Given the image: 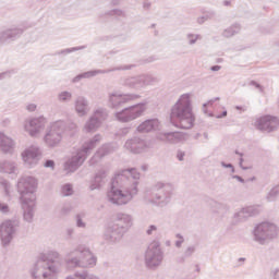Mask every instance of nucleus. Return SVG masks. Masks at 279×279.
Instances as JSON below:
<instances>
[{
  "mask_svg": "<svg viewBox=\"0 0 279 279\" xmlns=\"http://www.w3.org/2000/svg\"><path fill=\"white\" fill-rule=\"evenodd\" d=\"M140 180L141 172L136 168L118 171L110 191L107 192V202L113 206H128L138 195Z\"/></svg>",
  "mask_w": 279,
  "mask_h": 279,
  "instance_id": "nucleus-1",
  "label": "nucleus"
},
{
  "mask_svg": "<svg viewBox=\"0 0 279 279\" xmlns=\"http://www.w3.org/2000/svg\"><path fill=\"white\" fill-rule=\"evenodd\" d=\"M191 94H183L172 106L170 121L174 128L180 130H192L195 125V113L193 112V100Z\"/></svg>",
  "mask_w": 279,
  "mask_h": 279,
  "instance_id": "nucleus-2",
  "label": "nucleus"
},
{
  "mask_svg": "<svg viewBox=\"0 0 279 279\" xmlns=\"http://www.w3.org/2000/svg\"><path fill=\"white\" fill-rule=\"evenodd\" d=\"M62 263L60 253L52 252L50 256L37 259L31 269V276L33 279H58L62 271Z\"/></svg>",
  "mask_w": 279,
  "mask_h": 279,
  "instance_id": "nucleus-3",
  "label": "nucleus"
},
{
  "mask_svg": "<svg viewBox=\"0 0 279 279\" xmlns=\"http://www.w3.org/2000/svg\"><path fill=\"white\" fill-rule=\"evenodd\" d=\"M63 263L70 271H73V269H88L97 265V256L86 244H78L65 254Z\"/></svg>",
  "mask_w": 279,
  "mask_h": 279,
  "instance_id": "nucleus-4",
  "label": "nucleus"
},
{
  "mask_svg": "<svg viewBox=\"0 0 279 279\" xmlns=\"http://www.w3.org/2000/svg\"><path fill=\"white\" fill-rule=\"evenodd\" d=\"M172 197L173 184L157 182L145 193L144 202L145 204L156 206L157 208H166V206L171 204Z\"/></svg>",
  "mask_w": 279,
  "mask_h": 279,
  "instance_id": "nucleus-5",
  "label": "nucleus"
},
{
  "mask_svg": "<svg viewBox=\"0 0 279 279\" xmlns=\"http://www.w3.org/2000/svg\"><path fill=\"white\" fill-rule=\"evenodd\" d=\"M102 140L104 137L100 134H96L92 140L85 142L83 146L78 148L68 161H65L64 171H66V173H75V171L84 165L88 156H90V151H93Z\"/></svg>",
  "mask_w": 279,
  "mask_h": 279,
  "instance_id": "nucleus-6",
  "label": "nucleus"
},
{
  "mask_svg": "<svg viewBox=\"0 0 279 279\" xmlns=\"http://www.w3.org/2000/svg\"><path fill=\"white\" fill-rule=\"evenodd\" d=\"M278 225L269 221L259 222L254 226L251 234L257 245H269L278 236Z\"/></svg>",
  "mask_w": 279,
  "mask_h": 279,
  "instance_id": "nucleus-7",
  "label": "nucleus"
},
{
  "mask_svg": "<svg viewBox=\"0 0 279 279\" xmlns=\"http://www.w3.org/2000/svg\"><path fill=\"white\" fill-rule=\"evenodd\" d=\"M64 132H66V123L64 120L51 122L47 126L44 135V143L46 147H50L51 149L58 147L64 138Z\"/></svg>",
  "mask_w": 279,
  "mask_h": 279,
  "instance_id": "nucleus-8",
  "label": "nucleus"
},
{
  "mask_svg": "<svg viewBox=\"0 0 279 279\" xmlns=\"http://www.w3.org/2000/svg\"><path fill=\"white\" fill-rule=\"evenodd\" d=\"M160 240L154 239L149 244L145 253V265L148 269H157L162 265L165 260V252L160 246Z\"/></svg>",
  "mask_w": 279,
  "mask_h": 279,
  "instance_id": "nucleus-9",
  "label": "nucleus"
},
{
  "mask_svg": "<svg viewBox=\"0 0 279 279\" xmlns=\"http://www.w3.org/2000/svg\"><path fill=\"white\" fill-rule=\"evenodd\" d=\"M160 80L154 74H141L137 76H131L122 80V86L128 88H134V90H141L147 88V86H154L158 84Z\"/></svg>",
  "mask_w": 279,
  "mask_h": 279,
  "instance_id": "nucleus-10",
  "label": "nucleus"
},
{
  "mask_svg": "<svg viewBox=\"0 0 279 279\" xmlns=\"http://www.w3.org/2000/svg\"><path fill=\"white\" fill-rule=\"evenodd\" d=\"M145 102H140L130 107H126L118 112L114 113V118L120 123H130L131 121H136L140 117H143L145 110Z\"/></svg>",
  "mask_w": 279,
  "mask_h": 279,
  "instance_id": "nucleus-11",
  "label": "nucleus"
},
{
  "mask_svg": "<svg viewBox=\"0 0 279 279\" xmlns=\"http://www.w3.org/2000/svg\"><path fill=\"white\" fill-rule=\"evenodd\" d=\"M36 189H38V181L34 177H22L17 181V192L21 199H36Z\"/></svg>",
  "mask_w": 279,
  "mask_h": 279,
  "instance_id": "nucleus-12",
  "label": "nucleus"
},
{
  "mask_svg": "<svg viewBox=\"0 0 279 279\" xmlns=\"http://www.w3.org/2000/svg\"><path fill=\"white\" fill-rule=\"evenodd\" d=\"M19 226L21 222L17 219L4 220L0 225V240L3 247H8L12 243Z\"/></svg>",
  "mask_w": 279,
  "mask_h": 279,
  "instance_id": "nucleus-13",
  "label": "nucleus"
},
{
  "mask_svg": "<svg viewBox=\"0 0 279 279\" xmlns=\"http://www.w3.org/2000/svg\"><path fill=\"white\" fill-rule=\"evenodd\" d=\"M135 99H141L138 94H120L118 92L110 93L108 96L109 108L112 110H119L123 108L125 104L130 101H135Z\"/></svg>",
  "mask_w": 279,
  "mask_h": 279,
  "instance_id": "nucleus-14",
  "label": "nucleus"
},
{
  "mask_svg": "<svg viewBox=\"0 0 279 279\" xmlns=\"http://www.w3.org/2000/svg\"><path fill=\"white\" fill-rule=\"evenodd\" d=\"M21 157L27 169H34L43 158V150L40 147L32 145L21 153Z\"/></svg>",
  "mask_w": 279,
  "mask_h": 279,
  "instance_id": "nucleus-15",
  "label": "nucleus"
},
{
  "mask_svg": "<svg viewBox=\"0 0 279 279\" xmlns=\"http://www.w3.org/2000/svg\"><path fill=\"white\" fill-rule=\"evenodd\" d=\"M131 69H134V64L118 65L107 70H92L76 75L72 82L73 84H77L78 82H82V80H90V77H97V75H104L106 73H113L114 71H131Z\"/></svg>",
  "mask_w": 279,
  "mask_h": 279,
  "instance_id": "nucleus-16",
  "label": "nucleus"
},
{
  "mask_svg": "<svg viewBox=\"0 0 279 279\" xmlns=\"http://www.w3.org/2000/svg\"><path fill=\"white\" fill-rule=\"evenodd\" d=\"M24 130L32 138H38L45 130V118H33L24 122Z\"/></svg>",
  "mask_w": 279,
  "mask_h": 279,
  "instance_id": "nucleus-17",
  "label": "nucleus"
},
{
  "mask_svg": "<svg viewBox=\"0 0 279 279\" xmlns=\"http://www.w3.org/2000/svg\"><path fill=\"white\" fill-rule=\"evenodd\" d=\"M149 147H151L149 142L141 137H133L128 140L124 144V148H126L128 151H131V154H143L149 149Z\"/></svg>",
  "mask_w": 279,
  "mask_h": 279,
  "instance_id": "nucleus-18",
  "label": "nucleus"
},
{
  "mask_svg": "<svg viewBox=\"0 0 279 279\" xmlns=\"http://www.w3.org/2000/svg\"><path fill=\"white\" fill-rule=\"evenodd\" d=\"M255 125L260 132H274L279 128V120L277 117L264 116L256 120Z\"/></svg>",
  "mask_w": 279,
  "mask_h": 279,
  "instance_id": "nucleus-19",
  "label": "nucleus"
},
{
  "mask_svg": "<svg viewBox=\"0 0 279 279\" xmlns=\"http://www.w3.org/2000/svg\"><path fill=\"white\" fill-rule=\"evenodd\" d=\"M133 223H134V218L132 217V215L126 213H118L116 214V217L111 225L116 226L122 232L125 233L128 232V230H130V228H132Z\"/></svg>",
  "mask_w": 279,
  "mask_h": 279,
  "instance_id": "nucleus-20",
  "label": "nucleus"
},
{
  "mask_svg": "<svg viewBox=\"0 0 279 279\" xmlns=\"http://www.w3.org/2000/svg\"><path fill=\"white\" fill-rule=\"evenodd\" d=\"M125 236L124 231L122 229H119V227H116L114 225H109L104 233V239L107 241V243H110L111 245H114V243H119L121 239Z\"/></svg>",
  "mask_w": 279,
  "mask_h": 279,
  "instance_id": "nucleus-21",
  "label": "nucleus"
},
{
  "mask_svg": "<svg viewBox=\"0 0 279 279\" xmlns=\"http://www.w3.org/2000/svg\"><path fill=\"white\" fill-rule=\"evenodd\" d=\"M24 221L32 223L34 221V209L36 208V198L21 199Z\"/></svg>",
  "mask_w": 279,
  "mask_h": 279,
  "instance_id": "nucleus-22",
  "label": "nucleus"
},
{
  "mask_svg": "<svg viewBox=\"0 0 279 279\" xmlns=\"http://www.w3.org/2000/svg\"><path fill=\"white\" fill-rule=\"evenodd\" d=\"M117 149H119V145L117 144H104L100 148L97 149L95 155L92 157V162H99L101 158H106V156L114 154Z\"/></svg>",
  "mask_w": 279,
  "mask_h": 279,
  "instance_id": "nucleus-23",
  "label": "nucleus"
},
{
  "mask_svg": "<svg viewBox=\"0 0 279 279\" xmlns=\"http://www.w3.org/2000/svg\"><path fill=\"white\" fill-rule=\"evenodd\" d=\"M74 108L78 117H86V114L90 112V102L88 101V98L78 96L74 101Z\"/></svg>",
  "mask_w": 279,
  "mask_h": 279,
  "instance_id": "nucleus-24",
  "label": "nucleus"
},
{
  "mask_svg": "<svg viewBox=\"0 0 279 279\" xmlns=\"http://www.w3.org/2000/svg\"><path fill=\"white\" fill-rule=\"evenodd\" d=\"M16 147V142L8 136L3 131H0V151L2 154H12Z\"/></svg>",
  "mask_w": 279,
  "mask_h": 279,
  "instance_id": "nucleus-25",
  "label": "nucleus"
},
{
  "mask_svg": "<svg viewBox=\"0 0 279 279\" xmlns=\"http://www.w3.org/2000/svg\"><path fill=\"white\" fill-rule=\"evenodd\" d=\"M156 130H160V121L158 119L145 120L137 126V132L141 134H148V132H156Z\"/></svg>",
  "mask_w": 279,
  "mask_h": 279,
  "instance_id": "nucleus-26",
  "label": "nucleus"
},
{
  "mask_svg": "<svg viewBox=\"0 0 279 279\" xmlns=\"http://www.w3.org/2000/svg\"><path fill=\"white\" fill-rule=\"evenodd\" d=\"M256 215H260V206L242 208L240 211L234 214V217L235 219H239V221H243L244 219H247V217H256Z\"/></svg>",
  "mask_w": 279,
  "mask_h": 279,
  "instance_id": "nucleus-27",
  "label": "nucleus"
},
{
  "mask_svg": "<svg viewBox=\"0 0 279 279\" xmlns=\"http://www.w3.org/2000/svg\"><path fill=\"white\" fill-rule=\"evenodd\" d=\"M0 173H7L8 175H19V165H16V161L2 160L0 161Z\"/></svg>",
  "mask_w": 279,
  "mask_h": 279,
  "instance_id": "nucleus-28",
  "label": "nucleus"
},
{
  "mask_svg": "<svg viewBox=\"0 0 279 279\" xmlns=\"http://www.w3.org/2000/svg\"><path fill=\"white\" fill-rule=\"evenodd\" d=\"M23 32H25V28H23L21 26L8 28V29L3 31L4 39L7 40V43H12V41L21 38V36H23Z\"/></svg>",
  "mask_w": 279,
  "mask_h": 279,
  "instance_id": "nucleus-29",
  "label": "nucleus"
},
{
  "mask_svg": "<svg viewBox=\"0 0 279 279\" xmlns=\"http://www.w3.org/2000/svg\"><path fill=\"white\" fill-rule=\"evenodd\" d=\"M106 180V172L105 171H99L96 173L94 180L90 182L89 190L90 191H99L101 186H104Z\"/></svg>",
  "mask_w": 279,
  "mask_h": 279,
  "instance_id": "nucleus-30",
  "label": "nucleus"
},
{
  "mask_svg": "<svg viewBox=\"0 0 279 279\" xmlns=\"http://www.w3.org/2000/svg\"><path fill=\"white\" fill-rule=\"evenodd\" d=\"M187 138L186 133L183 132H168V143L170 145H178V143H184Z\"/></svg>",
  "mask_w": 279,
  "mask_h": 279,
  "instance_id": "nucleus-31",
  "label": "nucleus"
},
{
  "mask_svg": "<svg viewBox=\"0 0 279 279\" xmlns=\"http://www.w3.org/2000/svg\"><path fill=\"white\" fill-rule=\"evenodd\" d=\"M101 128V120L92 116L88 121L85 123L84 130L85 132H97Z\"/></svg>",
  "mask_w": 279,
  "mask_h": 279,
  "instance_id": "nucleus-32",
  "label": "nucleus"
},
{
  "mask_svg": "<svg viewBox=\"0 0 279 279\" xmlns=\"http://www.w3.org/2000/svg\"><path fill=\"white\" fill-rule=\"evenodd\" d=\"M202 14L203 15L196 19V23H198V25H204L206 21H213V19L217 16V12L215 10L202 11Z\"/></svg>",
  "mask_w": 279,
  "mask_h": 279,
  "instance_id": "nucleus-33",
  "label": "nucleus"
},
{
  "mask_svg": "<svg viewBox=\"0 0 279 279\" xmlns=\"http://www.w3.org/2000/svg\"><path fill=\"white\" fill-rule=\"evenodd\" d=\"M239 32H241V24L235 23V24L229 26L228 28H226L222 32V36H223V38H232V36H236V34H239Z\"/></svg>",
  "mask_w": 279,
  "mask_h": 279,
  "instance_id": "nucleus-34",
  "label": "nucleus"
},
{
  "mask_svg": "<svg viewBox=\"0 0 279 279\" xmlns=\"http://www.w3.org/2000/svg\"><path fill=\"white\" fill-rule=\"evenodd\" d=\"M93 117H95V119H98L100 123H104V121L108 119V109L99 107L94 111Z\"/></svg>",
  "mask_w": 279,
  "mask_h": 279,
  "instance_id": "nucleus-35",
  "label": "nucleus"
},
{
  "mask_svg": "<svg viewBox=\"0 0 279 279\" xmlns=\"http://www.w3.org/2000/svg\"><path fill=\"white\" fill-rule=\"evenodd\" d=\"M87 46H78V47H73V48H68L63 50H59L54 53V56H69V53H73L75 51H82L86 49Z\"/></svg>",
  "mask_w": 279,
  "mask_h": 279,
  "instance_id": "nucleus-36",
  "label": "nucleus"
},
{
  "mask_svg": "<svg viewBox=\"0 0 279 279\" xmlns=\"http://www.w3.org/2000/svg\"><path fill=\"white\" fill-rule=\"evenodd\" d=\"M58 101H60V104H69V101H71V99H73V94L71 92H61L58 94L57 96Z\"/></svg>",
  "mask_w": 279,
  "mask_h": 279,
  "instance_id": "nucleus-37",
  "label": "nucleus"
},
{
  "mask_svg": "<svg viewBox=\"0 0 279 279\" xmlns=\"http://www.w3.org/2000/svg\"><path fill=\"white\" fill-rule=\"evenodd\" d=\"M74 278L75 279H99V277H97L96 275L90 274V272H88L86 270L76 271L74 274Z\"/></svg>",
  "mask_w": 279,
  "mask_h": 279,
  "instance_id": "nucleus-38",
  "label": "nucleus"
},
{
  "mask_svg": "<svg viewBox=\"0 0 279 279\" xmlns=\"http://www.w3.org/2000/svg\"><path fill=\"white\" fill-rule=\"evenodd\" d=\"M146 236H156L155 239H158L160 241V235H158V226L156 225H149L145 230Z\"/></svg>",
  "mask_w": 279,
  "mask_h": 279,
  "instance_id": "nucleus-39",
  "label": "nucleus"
},
{
  "mask_svg": "<svg viewBox=\"0 0 279 279\" xmlns=\"http://www.w3.org/2000/svg\"><path fill=\"white\" fill-rule=\"evenodd\" d=\"M73 184L71 183H65L61 186V195L62 197H71L73 195Z\"/></svg>",
  "mask_w": 279,
  "mask_h": 279,
  "instance_id": "nucleus-40",
  "label": "nucleus"
},
{
  "mask_svg": "<svg viewBox=\"0 0 279 279\" xmlns=\"http://www.w3.org/2000/svg\"><path fill=\"white\" fill-rule=\"evenodd\" d=\"M187 45H190L191 47H193V45H196L197 40H202V35L199 34H193V33H189L185 36Z\"/></svg>",
  "mask_w": 279,
  "mask_h": 279,
  "instance_id": "nucleus-41",
  "label": "nucleus"
},
{
  "mask_svg": "<svg viewBox=\"0 0 279 279\" xmlns=\"http://www.w3.org/2000/svg\"><path fill=\"white\" fill-rule=\"evenodd\" d=\"M84 217H86L85 213H81L75 216L76 228H83V229L86 228V222H84Z\"/></svg>",
  "mask_w": 279,
  "mask_h": 279,
  "instance_id": "nucleus-42",
  "label": "nucleus"
},
{
  "mask_svg": "<svg viewBox=\"0 0 279 279\" xmlns=\"http://www.w3.org/2000/svg\"><path fill=\"white\" fill-rule=\"evenodd\" d=\"M0 185L4 190L5 197H10V189H12V185L10 184V182L8 180L1 179Z\"/></svg>",
  "mask_w": 279,
  "mask_h": 279,
  "instance_id": "nucleus-43",
  "label": "nucleus"
},
{
  "mask_svg": "<svg viewBox=\"0 0 279 279\" xmlns=\"http://www.w3.org/2000/svg\"><path fill=\"white\" fill-rule=\"evenodd\" d=\"M197 247L195 245H189L184 251H183V258H191L193 254L196 252Z\"/></svg>",
  "mask_w": 279,
  "mask_h": 279,
  "instance_id": "nucleus-44",
  "label": "nucleus"
},
{
  "mask_svg": "<svg viewBox=\"0 0 279 279\" xmlns=\"http://www.w3.org/2000/svg\"><path fill=\"white\" fill-rule=\"evenodd\" d=\"M211 208H213V213L220 214L222 210L226 209V206L223 205V203H219V202L214 201L211 203Z\"/></svg>",
  "mask_w": 279,
  "mask_h": 279,
  "instance_id": "nucleus-45",
  "label": "nucleus"
},
{
  "mask_svg": "<svg viewBox=\"0 0 279 279\" xmlns=\"http://www.w3.org/2000/svg\"><path fill=\"white\" fill-rule=\"evenodd\" d=\"M175 239L174 247H177V250H181L182 245H184V235H182V233H177Z\"/></svg>",
  "mask_w": 279,
  "mask_h": 279,
  "instance_id": "nucleus-46",
  "label": "nucleus"
},
{
  "mask_svg": "<svg viewBox=\"0 0 279 279\" xmlns=\"http://www.w3.org/2000/svg\"><path fill=\"white\" fill-rule=\"evenodd\" d=\"M156 140L160 141L161 143H169V132L158 133L156 135Z\"/></svg>",
  "mask_w": 279,
  "mask_h": 279,
  "instance_id": "nucleus-47",
  "label": "nucleus"
},
{
  "mask_svg": "<svg viewBox=\"0 0 279 279\" xmlns=\"http://www.w3.org/2000/svg\"><path fill=\"white\" fill-rule=\"evenodd\" d=\"M0 213L2 215H9L10 214V205H8V203H3V201H0Z\"/></svg>",
  "mask_w": 279,
  "mask_h": 279,
  "instance_id": "nucleus-48",
  "label": "nucleus"
},
{
  "mask_svg": "<svg viewBox=\"0 0 279 279\" xmlns=\"http://www.w3.org/2000/svg\"><path fill=\"white\" fill-rule=\"evenodd\" d=\"M71 210H72L71 205H64V206L61 208V210H60V215H61L62 217H64V216L69 215V213H71Z\"/></svg>",
  "mask_w": 279,
  "mask_h": 279,
  "instance_id": "nucleus-49",
  "label": "nucleus"
},
{
  "mask_svg": "<svg viewBox=\"0 0 279 279\" xmlns=\"http://www.w3.org/2000/svg\"><path fill=\"white\" fill-rule=\"evenodd\" d=\"M110 16H125L122 10L113 9L108 13Z\"/></svg>",
  "mask_w": 279,
  "mask_h": 279,
  "instance_id": "nucleus-50",
  "label": "nucleus"
},
{
  "mask_svg": "<svg viewBox=\"0 0 279 279\" xmlns=\"http://www.w3.org/2000/svg\"><path fill=\"white\" fill-rule=\"evenodd\" d=\"M235 154H236L238 156H240L239 166L241 167V169H243V171H247V167H244V166H243V162H244L243 153H239V150H235Z\"/></svg>",
  "mask_w": 279,
  "mask_h": 279,
  "instance_id": "nucleus-51",
  "label": "nucleus"
},
{
  "mask_svg": "<svg viewBox=\"0 0 279 279\" xmlns=\"http://www.w3.org/2000/svg\"><path fill=\"white\" fill-rule=\"evenodd\" d=\"M270 278L271 279H279V267L272 268L270 270Z\"/></svg>",
  "mask_w": 279,
  "mask_h": 279,
  "instance_id": "nucleus-52",
  "label": "nucleus"
},
{
  "mask_svg": "<svg viewBox=\"0 0 279 279\" xmlns=\"http://www.w3.org/2000/svg\"><path fill=\"white\" fill-rule=\"evenodd\" d=\"M44 167H46V169H53V167H56V161L48 159L46 160V162L44 163Z\"/></svg>",
  "mask_w": 279,
  "mask_h": 279,
  "instance_id": "nucleus-53",
  "label": "nucleus"
},
{
  "mask_svg": "<svg viewBox=\"0 0 279 279\" xmlns=\"http://www.w3.org/2000/svg\"><path fill=\"white\" fill-rule=\"evenodd\" d=\"M12 73H14V71H5V72L0 73V81L5 80V77H11Z\"/></svg>",
  "mask_w": 279,
  "mask_h": 279,
  "instance_id": "nucleus-54",
  "label": "nucleus"
},
{
  "mask_svg": "<svg viewBox=\"0 0 279 279\" xmlns=\"http://www.w3.org/2000/svg\"><path fill=\"white\" fill-rule=\"evenodd\" d=\"M184 156H186V153H184L183 150L177 151V158L180 162L184 161Z\"/></svg>",
  "mask_w": 279,
  "mask_h": 279,
  "instance_id": "nucleus-55",
  "label": "nucleus"
},
{
  "mask_svg": "<svg viewBox=\"0 0 279 279\" xmlns=\"http://www.w3.org/2000/svg\"><path fill=\"white\" fill-rule=\"evenodd\" d=\"M221 167H223L225 169H231V173H234V166H232V163H226L225 161H221Z\"/></svg>",
  "mask_w": 279,
  "mask_h": 279,
  "instance_id": "nucleus-56",
  "label": "nucleus"
},
{
  "mask_svg": "<svg viewBox=\"0 0 279 279\" xmlns=\"http://www.w3.org/2000/svg\"><path fill=\"white\" fill-rule=\"evenodd\" d=\"M66 129L71 132H75V130H77V124H75V122H70L69 124H66Z\"/></svg>",
  "mask_w": 279,
  "mask_h": 279,
  "instance_id": "nucleus-57",
  "label": "nucleus"
},
{
  "mask_svg": "<svg viewBox=\"0 0 279 279\" xmlns=\"http://www.w3.org/2000/svg\"><path fill=\"white\" fill-rule=\"evenodd\" d=\"M36 108H37L36 104H28V105L26 106V110H27L28 112H36Z\"/></svg>",
  "mask_w": 279,
  "mask_h": 279,
  "instance_id": "nucleus-58",
  "label": "nucleus"
},
{
  "mask_svg": "<svg viewBox=\"0 0 279 279\" xmlns=\"http://www.w3.org/2000/svg\"><path fill=\"white\" fill-rule=\"evenodd\" d=\"M118 134L119 136H128V134H130V128H124L120 130Z\"/></svg>",
  "mask_w": 279,
  "mask_h": 279,
  "instance_id": "nucleus-59",
  "label": "nucleus"
},
{
  "mask_svg": "<svg viewBox=\"0 0 279 279\" xmlns=\"http://www.w3.org/2000/svg\"><path fill=\"white\" fill-rule=\"evenodd\" d=\"M232 179L238 180V182H241V184H245V179L238 174L232 175Z\"/></svg>",
  "mask_w": 279,
  "mask_h": 279,
  "instance_id": "nucleus-60",
  "label": "nucleus"
},
{
  "mask_svg": "<svg viewBox=\"0 0 279 279\" xmlns=\"http://www.w3.org/2000/svg\"><path fill=\"white\" fill-rule=\"evenodd\" d=\"M143 8L144 10H149L151 8V2H149L148 0H145L143 3Z\"/></svg>",
  "mask_w": 279,
  "mask_h": 279,
  "instance_id": "nucleus-61",
  "label": "nucleus"
},
{
  "mask_svg": "<svg viewBox=\"0 0 279 279\" xmlns=\"http://www.w3.org/2000/svg\"><path fill=\"white\" fill-rule=\"evenodd\" d=\"M5 43H8V41L5 40V35H4L3 32H1V33H0V45H5Z\"/></svg>",
  "mask_w": 279,
  "mask_h": 279,
  "instance_id": "nucleus-62",
  "label": "nucleus"
},
{
  "mask_svg": "<svg viewBox=\"0 0 279 279\" xmlns=\"http://www.w3.org/2000/svg\"><path fill=\"white\" fill-rule=\"evenodd\" d=\"M11 121L9 118H5L4 120H2L1 125L2 128H8V125H10Z\"/></svg>",
  "mask_w": 279,
  "mask_h": 279,
  "instance_id": "nucleus-63",
  "label": "nucleus"
},
{
  "mask_svg": "<svg viewBox=\"0 0 279 279\" xmlns=\"http://www.w3.org/2000/svg\"><path fill=\"white\" fill-rule=\"evenodd\" d=\"M66 234H68V236H73V234H75V229H73V228H69V229H66Z\"/></svg>",
  "mask_w": 279,
  "mask_h": 279,
  "instance_id": "nucleus-64",
  "label": "nucleus"
}]
</instances>
